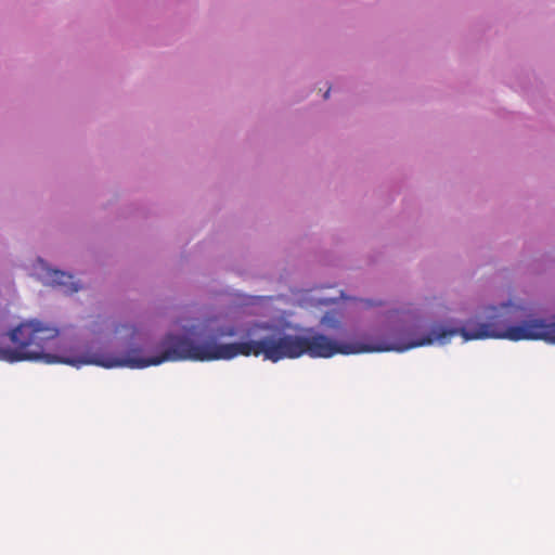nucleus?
<instances>
[{
	"label": "nucleus",
	"instance_id": "nucleus-1",
	"mask_svg": "<svg viewBox=\"0 0 555 555\" xmlns=\"http://www.w3.org/2000/svg\"><path fill=\"white\" fill-rule=\"evenodd\" d=\"M457 334L465 341L487 338L535 340V318H530L526 308L506 302L498 307H486L481 313L468 319L460 328L435 324L427 335L406 343L382 339L372 344H340L326 335L312 333L301 336V349L302 356L308 354L311 358H331L338 353L402 352L435 341L443 344Z\"/></svg>",
	"mask_w": 555,
	"mask_h": 555
},
{
	"label": "nucleus",
	"instance_id": "nucleus-2",
	"mask_svg": "<svg viewBox=\"0 0 555 555\" xmlns=\"http://www.w3.org/2000/svg\"><path fill=\"white\" fill-rule=\"evenodd\" d=\"M166 343L168 347L160 356L152 358L113 357L89 350L77 353L72 348H66L65 339L57 328V336L49 343L48 348H43V363H64L76 367L94 364L106 369H143L166 361H214V337L197 344L184 336H168Z\"/></svg>",
	"mask_w": 555,
	"mask_h": 555
},
{
	"label": "nucleus",
	"instance_id": "nucleus-3",
	"mask_svg": "<svg viewBox=\"0 0 555 555\" xmlns=\"http://www.w3.org/2000/svg\"><path fill=\"white\" fill-rule=\"evenodd\" d=\"M57 336V327L37 320L22 322L8 333L13 347H0V360L10 363L35 361L43 363V348Z\"/></svg>",
	"mask_w": 555,
	"mask_h": 555
},
{
	"label": "nucleus",
	"instance_id": "nucleus-4",
	"mask_svg": "<svg viewBox=\"0 0 555 555\" xmlns=\"http://www.w3.org/2000/svg\"><path fill=\"white\" fill-rule=\"evenodd\" d=\"M236 330L233 326L217 328L214 337V360H231L237 356H262L266 360L264 338L259 340H247L231 344H218V337H233Z\"/></svg>",
	"mask_w": 555,
	"mask_h": 555
},
{
	"label": "nucleus",
	"instance_id": "nucleus-5",
	"mask_svg": "<svg viewBox=\"0 0 555 555\" xmlns=\"http://www.w3.org/2000/svg\"><path fill=\"white\" fill-rule=\"evenodd\" d=\"M266 360L278 362L283 359H296L302 356L301 336L284 334L278 338H264Z\"/></svg>",
	"mask_w": 555,
	"mask_h": 555
},
{
	"label": "nucleus",
	"instance_id": "nucleus-6",
	"mask_svg": "<svg viewBox=\"0 0 555 555\" xmlns=\"http://www.w3.org/2000/svg\"><path fill=\"white\" fill-rule=\"evenodd\" d=\"M51 284L53 286L61 287L63 292L68 295L74 294L80 289V285L74 282L73 275L60 270H54L51 273Z\"/></svg>",
	"mask_w": 555,
	"mask_h": 555
},
{
	"label": "nucleus",
	"instance_id": "nucleus-7",
	"mask_svg": "<svg viewBox=\"0 0 555 555\" xmlns=\"http://www.w3.org/2000/svg\"><path fill=\"white\" fill-rule=\"evenodd\" d=\"M322 323L328 325V326H332V327H336L338 325V322L337 321H333L331 320V318H328L327 315H325L322 320Z\"/></svg>",
	"mask_w": 555,
	"mask_h": 555
},
{
	"label": "nucleus",
	"instance_id": "nucleus-8",
	"mask_svg": "<svg viewBox=\"0 0 555 555\" xmlns=\"http://www.w3.org/2000/svg\"><path fill=\"white\" fill-rule=\"evenodd\" d=\"M328 94H330V89H327V91L324 93V99H327Z\"/></svg>",
	"mask_w": 555,
	"mask_h": 555
}]
</instances>
